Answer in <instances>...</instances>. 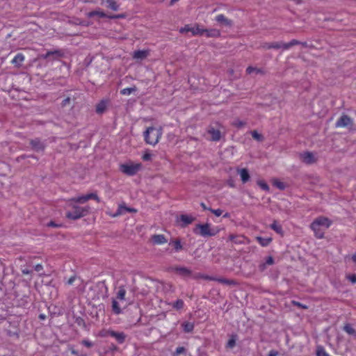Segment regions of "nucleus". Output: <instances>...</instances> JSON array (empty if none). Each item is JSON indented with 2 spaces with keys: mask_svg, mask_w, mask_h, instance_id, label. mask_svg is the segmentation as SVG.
Instances as JSON below:
<instances>
[{
  "mask_svg": "<svg viewBox=\"0 0 356 356\" xmlns=\"http://www.w3.org/2000/svg\"><path fill=\"white\" fill-rule=\"evenodd\" d=\"M256 240L262 247L268 246L272 241L271 238H263L261 236H257Z\"/></svg>",
  "mask_w": 356,
  "mask_h": 356,
  "instance_id": "obj_30",
  "label": "nucleus"
},
{
  "mask_svg": "<svg viewBox=\"0 0 356 356\" xmlns=\"http://www.w3.org/2000/svg\"><path fill=\"white\" fill-rule=\"evenodd\" d=\"M181 325L184 331L187 333L193 332L194 329V323L191 322H184Z\"/></svg>",
  "mask_w": 356,
  "mask_h": 356,
  "instance_id": "obj_32",
  "label": "nucleus"
},
{
  "mask_svg": "<svg viewBox=\"0 0 356 356\" xmlns=\"http://www.w3.org/2000/svg\"><path fill=\"white\" fill-rule=\"evenodd\" d=\"M172 244L176 252H178L182 249V245L179 239H176L170 242V245Z\"/></svg>",
  "mask_w": 356,
  "mask_h": 356,
  "instance_id": "obj_34",
  "label": "nucleus"
},
{
  "mask_svg": "<svg viewBox=\"0 0 356 356\" xmlns=\"http://www.w3.org/2000/svg\"><path fill=\"white\" fill-rule=\"evenodd\" d=\"M34 269L35 271L40 272V271L42 270L43 266L41 264H37L35 266Z\"/></svg>",
  "mask_w": 356,
  "mask_h": 356,
  "instance_id": "obj_57",
  "label": "nucleus"
},
{
  "mask_svg": "<svg viewBox=\"0 0 356 356\" xmlns=\"http://www.w3.org/2000/svg\"><path fill=\"white\" fill-rule=\"evenodd\" d=\"M124 209L129 212H131V211H135V209H130V208H127L126 207H122V206H120L116 213L113 215L114 217L115 216H120L122 214V209Z\"/></svg>",
  "mask_w": 356,
  "mask_h": 356,
  "instance_id": "obj_39",
  "label": "nucleus"
},
{
  "mask_svg": "<svg viewBox=\"0 0 356 356\" xmlns=\"http://www.w3.org/2000/svg\"><path fill=\"white\" fill-rule=\"evenodd\" d=\"M22 274H24V275H29V274H31V270H29V269H23V270H22Z\"/></svg>",
  "mask_w": 356,
  "mask_h": 356,
  "instance_id": "obj_61",
  "label": "nucleus"
},
{
  "mask_svg": "<svg viewBox=\"0 0 356 356\" xmlns=\"http://www.w3.org/2000/svg\"><path fill=\"white\" fill-rule=\"evenodd\" d=\"M210 211L213 213L216 216H220L222 214V210L220 209H211Z\"/></svg>",
  "mask_w": 356,
  "mask_h": 356,
  "instance_id": "obj_43",
  "label": "nucleus"
},
{
  "mask_svg": "<svg viewBox=\"0 0 356 356\" xmlns=\"http://www.w3.org/2000/svg\"><path fill=\"white\" fill-rule=\"evenodd\" d=\"M234 124L238 128H241L245 125V122L241 120H236L234 122Z\"/></svg>",
  "mask_w": 356,
  "mask_h": 356,
  "instance_id": "obj_50",
  "label": "nucleus"
},
{
  "mask_svg": "<svg viewBox=\"0 0 356 356\" xmlns=\"http://www.w3.org/2000/svg\"><path fill=\"white\" fill-rule=\"evenodd\" d=\"M237 172L240 175L243 183H246L250 180V174L246 168L238 169Z\"/></svg>",
  "mask_w": 356,
  "mask_h": 356,
  "instance_id": "obj_15",
  "label": "nucleus"
},
{
  "mask_svg": "<svg viewBox=\"0 0 356 356\" xmlns=\"http://www.w3.org/2000/svg\"><path fill=\"white\" fill-rule=\"evenodd\" d=\"M299 44H301L302 46H303L305 47H307L308 46L307 43L306 42H300V43Z\"/></svg>",
  "mask_w": 356,
  "mask_h": 356,
  "instance_id": "obj_64",
  "label": "nucleus"
},
{
  "mask_svg": "<svg viewBox=\"0 0 356 356\" xmlns=\"http://www.w3.org/2000/svg\"><path fill=\"white\" fill-rule=\"evenodd\" d=\"M107 106V102L102 100L96 106V112L97 113H102L104 112Z\"/></svg>",
  "mask_w": 356,
  "mask_h": 356,
  "instance_id": "obj_31",
  "label": "nucleus"
},
{
  "mask_svg": "<svg viewBox=\"0 0 356 356\" xmlns=\"http://www.w3.org/2000/svg\"><path fill=\"white\" fill-rule=\"evenodd\" d=\"M102 3H107V7L114 11L119 9V5L113 0H101Z\"/></svg>",
  "mask_w": 356,
  "mask_h": 356,
  "instance_id": "obj_29",
  "label": "nucleus"
},
{
  "mask_svg": "<svg viewBox=\"0 0 356 356\" xmlns=\"http://www.w3.org/2000/svg\"><path fill=\"white\" fill-rule=\"evenodd\" d=\"M302 161L307 164H311L315 162V159L312 153L307 152L301 154Z\"/></svg>",
  "mask_w": 356,
  "mask_h": 356,
  "instance_id": "obj_14",
  "label": "nucleus"
},
{
  "mask_svg": "<svg viewBox=\"0 0 356 356\" xmlns=\"http://www.w3.org/2000/svg\"><path fill=\"white\" fill-rule=\"evenodd\" d=\"M118 300H119L117 299H112V312L115 315H119L122 313V310L120 307Z\"/></svg>",
  "mask_w": 356,
  "mask_h": 356,
  "instance_id": "obj_16",
  "label": "nucleus"
},
{
  "mask_svg": "<svg viewBox=\"0 0 356 356\" xmlns=\"http://www.w3.org/2000/svg\"><path fill=\"white\" fill-rule=\"evenodd\" d=\"M275 186L278 188L283 190L284 188V184L281 181H276Z\"/></svg>",
  "mask_w": 356,
  "mask_h": 356,
  "instance_id": "obj_53",
  "label": "nucleus"
},
{
  "mask_svg": "<svg viewBox=\"0 0 356 356\" xmlns=\"http://www.w3.org/2000/svg\"><path fill=\"white\" fill-rule=\"evenodd\" d=\"M257 72V73H260L261 72V70L260 69H257V68H255V67H251V66H249L247 69H246V72L249 74H252V72Z\"/></svg>",
  "mask_w": 356,
  "mask_h": 356,
  "instance_id": "obj_41",
  "label": "nucleus"
},
{
  "mask_svg": "<svg viewBox=\"0 0 356 356\" xmlns=\"http://www.w3.org/2000/svg\"><path fill=\"white\" fill-rule=\"evenodd\" d=\"M179 220L182 222L181 226L185 227L191 224L195 220V218L190 215L183 214L180 216Z\"/></svg>",
  "mask_w": 356,
  "mask_h": 356,
  "instance_id": "obj_13",
  "label": "nucleus"
},
{
  "mask_svg": "<svg viewBox=\"0 0 356 356\" xmlns=\"http://www.w3.org/2000/svg\"><path fill=\"white\" fill-rule=\"evenodd\" d=\"M54 54L60 55V53L58 51H47L45 54L42 55V57L43 58H48L50 56L54 55Z\"/></svg>",
  "mask_w": 356,
  "mask_h": 356,
  "instance_id": "obj_42",
  "label": "nucleus"
},
{
  "mask_svg": "<svg viewBox=\"0 0 356 356\" xmlns=\"http://www.w3.org/2000/svg\"><path fill=\"white\" fill-rule=\"evenodd\" d=\"M70 101H71V99H70V97H67V98H65V99H63V102H62V104H61L62 106H63V107H64V106H66L67 104H70Z\"/></svg>",
  "mask_w": 356,
  "mask_h": 356,
  "instance_id": "obj_54",
  "label": "nucleus"
},
{
  "mask_svg": "<svg viewBox=\"0 0 356 356\" xmlns=\"http://www.w3.org/2000/svg\"><path fill=\"white\" fill-rule=\"evenodd\" d=\"M312 223H314V227L316 226H320L324 229H327L332 224L331 220L326 217H318L316 218Z\"/></svg>",
  "mask_w": 356,
  "mask_h": 356,
  "instance_id": "obj_7",
  "label": "nucleus"
},
{
  "mask_svg": "<svg viewBox=\"0 0 356 356\" xmlns=\"http://www.w3.org/2000/svg\"><path fill=\"white\" fill-rule=\"evenodd\" d=\"M236 344V341L234 338H232L230 339H229L228 342H227V346L228 348H233Z\"/></svg>",
  "mask_w": 356,
  "mask_h": 356,
  "instance_id": "obj_46",
  "label": "nucleus"
},
{
  "mask_svg": "<svg viewBox=\"0 0 356 356\" xmlns=\"http://www.w3.org/2000/svg\"><path fill=\"white\" fill-rule=\"evenodd\" d=\"M352 124V120L346 115H341L337 121L336 127H346Z\"/></svg>",
  "mask_w": 356,
  "mask_h": 356,
  "instance_id": "obj_8",
  "label": "nucleus"
},
{
  "mask_svg": "<svg viewBox=\"0 0 356 356\" xmlns=\"http://www.w3.org/2000/svg\"><path fill=\"white\" fill-rule=\"evenodd\" d=\"M200 206L202 207V209H203L204 210H209V211H210V209H211V208H209V207H207L206 206V204H205L204 202H202V203L200 204Z\"/></svg>",
  "mask_w": 356,
  "mask_h": 356,
  "instance_id": "obj_62",
  "label": "nucleus"
},
{
  "mask_svg": "<svg viewBox=\"0 0 356 356\" xmlns=\"http://www.w3.org/2000/svg\"><path fill=\"white\" fill-rule=\"evenodd\" d=\"M266 265L271 266L274 264V259L273 257L269 256L266 258V261L264 262Z\"/></svg>",
  "mask_w": 356,
  "mask_h": 356,
  "instance_id": "obj_45",
  "label": "nucleus"
},
{
  "mask_svg": "<svg viewBox=\"0 0 356 356\" xmlns=\"http://www.w3.org/2000/svg\"><path fill=\"white\" fill-rule=\"evenodd\" d=\"M30 144L32 146V147L37 151L42 150L44 149V145L38 138L31 140Z\"/></svg>",
  "mask_w": 356,
  "mask_h": 356,
  "instance_id": "obj_27",
  "label": "nucleus"
},
{
  "mask_svg": "<svg viewBox=\"0 0 356 356\" xmlns=\"http://www.w3.org/2000/svg\"><path fill=\"white\" fill-rule=\"evenodd\" d=\"M292 304L293 305H296L300 308H302V309H307V306L306 305H302V303L299 302H297V301H295V300H293L292 301Z\"/></svg>",
  "mask_w": 356,
  "mask_h": 356,
  "instance_id": "obj_47",
  "label": "nucleus"
},
{
  "mask_svg": "<svg viewBox=\"0 0 356 356\" xmlns=\"http://www.w3.org/2000/svg\"><path fill=\"white\" fill-rule=\"evenodd\" d=\"M108 330H102L99 335L101 337H107V336H109V334L108 333H106V332L108 331Z\"/></svg>",
  "mask_w": 356,
  "mask_h": 356,
  "instance_id": "obj_59",
  "label": "nucleus"
},
{
  "mask_svg": "<svg viewBox=\"0 0 356 356\" xmlns=\"http://www.w3.org/2000/svg\"><path fill=\"white\" fill-rule=\"evenodd\" d=\"M219 231L217 227H213L210 223L197 224L193 229L195 234L203 237L214 236Z\"/></svg>",
  "mask_w": 356,
  "mask_h": 356,
  "instance_id": "obj_1",
  "label": "nucleus"
},
{
  "mask_svg": "<svg viewBox=\"0 0 356 356\" xmlns=\"http://www.w3.org/2000/svg\"><path fill=\"white\" fill-rule=\"evenodd\" d=\"M89 207H79L77 205H72V210H69L66 212V217L71 220H77L89 213Z\"/></svg>",
  "mask_w": 356,
  "mask_h": 356,
  "instance_id": "obj_3",
  "label": "nucleus"
},
{
  "mask_svg": "<svg viewBox=\"0 0 356 356\" xmlns=\"http://www.w3.org/2000/svg\"><path fill=\"white\" fill-rule=\"evenodd\" d=\"M152 158V154H149V153H145L143 156V159L144 161H149Z\"/></svg>",
  "mask_w": 356,
  "mask_h": 356,
  "instance_id": "obj_55",
  "label": "nucleus"
},
{
  "mask_svg": "<svg viewBox=\"0 0 356 356\" xmlns=\"http://www.w3.org/2000/svg\"><path fill=\"white\" fill-rule=\"evenodd\" d=\"M202 29L200 28L199 24H195L194 26H192L190 24H186L184 27H181L179 29L180 33H186L188 32H191L192 35H202Z\"/></svg>",
  "mask_w": 356,
  "mask_h": 356,
  "instance_id": "obj_5",
  "label": "nucleus"
},
{
  "mask_svg": "<svg viewBox=\"0 0 356 356\" xmlns=\"http://www.w3.org/2000/svg\"><path fill=\"white\" fill-rule=\"evenodd\" d=\"M76 280V277L75 276H72L67 282V284L68 285H72L73 284V282H74V280Z\"/></svg>",
  "mask_w": 356,
  "mask_h": 356,
  "instance_id": "obj_58",
  "label": "nucleus"
},
{
  "mask_svg": "<svg viewBox=\"0 0 356 356\" xmlns=\"http://www.w3.org/2000/svg\"><path fill=\"white\" fill-rule=\"evenodd\" d=\"M161 136V128L157 129L153 127H148L147 130L144 132V138L145 142L152 145H156L159 143Z\"/></svg>",
  "mask_w": 356,
  "mask_h": 356,
  "instance_id": "obj_2",
  "label": "nucleus"
},
{
  "mask_svg": "<svg viewBox=\"0 0 356 356\" xmlns=\"http://www.w3.org/2000/svg\"><path fill=\"white\" fill-rule=\"evenodd\" d=\"M24 56L22 54L19 53L13 58L11 63L16 67H19L22 66V64L24 62Z\"/></svg>",
  "mask_w": 356,
  "mask_h": 356,
  "instance_id": "obj_17",
  "label": "nucleus"
},
{
  "mask_svg": "<svg viewBox=\"0 0 356 356\" xmlns=\"http://www.w3.org/2000/svg\"><path fill=\"white\" fill-rule=\"evenodd\" d=\"M175 271L180 275L188 277L191 275V270L186 267H177Z\"/></svg>",
  "mask_w": 356,
  "mask_h": 356,
  "instance_id": "obj_26",
  "label": "nucleus"
},
{
  "mask_svg": "<svg viewBox=\"0 0 356 356\" xmlns=\"http://www.w3.org/2000/svg\"><path fill=\"white\" fill-rule=\"evenodd\" d=\"M89 200H95L97 202H100V199L97 196V195L96 193H93L73 197L70 200V201L74 202L75 203L83 204V203L86 202L87 201H88Z\"/></svg>",
  "mask_w": 356,
  "mask_h": 356,
  "instance_id": "obj_6",
  "label": "nucleus"
},
{
  "mask_svg": "<svg viewBox=\"0 0 356 356\" xmlns=\"http://www.w3.org/2000/svg\"><path fill=\"white\" fill-rule=\"evenodd\" d=\"M311 229L314 232L315 236L318 238H322L324 237V229L320 226H316L314 227V223H312L310 225Z\"/></svg>",
  "mask_w": 356,
  "mask_h": 356,
  "instance_id": "obj_19",
  "label": "nucleus"
},
{
  "mask_svg": "<svg viewBox=\"0 0 356 356\" xmlns=\"http://www.w3.org/2000/svg\"><path fill=\"white\" fill-rule=\"evenodd\" d=\"M47 226L51 227H60L61 226V225L57 224L54 221H50L49 222H48L47 224Z\"/></svg>",
  "mask_w": 356,
  "mask_h": 356,
  "instance_id": "obj_49",
  "label": "nucleus"
},
{
  "mask_svg": "<svg viewBox=\"0 0 356 356\" xmlns=\"http://www.w3.org/2000/svg\"><path fill=\"white\" fill-rule=\"evenodd\" d=\"M127 291L124 286H120L118 288V291L116 293V297L115 299L119 300L120 301L125 300V296Z\"/></svg>",
  "mask_w": 356,
  "mask_h": 356,
  "instance_id": "obj_20",
  "label": "nucleus"
},
{
  "mask_svg": "<svg viewBox=\"0 0 356 356\" xmlns=\"http://www.w3.org/2000/svg\"><path fill=\"white\" fill-rule=\"evenodd\" d=\"M152 240L154 243L161 245L167 242V239L163 234H154L152 236Z\"/></svg>",
  "mask_w": 356,
  "mask_h": 356,
  "instance_id": "obj_18",
  "label": "nucleus"
},
{
  "mask_svg": "<svg viewBox=\"0 0 356 356\" xmlns=\"http://www.w3.org/2000/svg\"><path fill=\"white\" fill-rule=\"evenodd\" d=\"M169 305H172L174 309L179 310L184 307V302L182 300L178 299L175 302L170 303Z\"/></svg>",
  "mask_w": 356,
  "mask_h": 356,
  "instance_id": "obj_33",
  "label": "nucleus"
},
{
  "mask_svg": "<svg viewBox=\"0 0 356 356\" xmlns=\"http://www.w3.org/2000/svg\"><path fill=\"white\" fill-rule=\"evenodd\" d=\"M257 184L260 186V188L261 189H263L264 191H269V186L264 181L262 180H259L257 181Z\"/></svg>",
  "mask_w": 356,
  "mask_h": 356,
  "instance_id": "obj_40",
  "label": "nucleus"
},
{
  "mask_svg": "<svg viewBox=\"0 0 356 356\" xmlns=\"http://www.w3.org/2000/svg\"><path fill=\"white\" fill-rule=\"evenodd\" d=\"M343 330L346 332L348 334L356 335L355 330L350 324H346L343 327Z\"/></svg>",
  "mask_w": 356,
  "mask_h": 356,
  "instance_id": "obj_36",
  "label": "nucleus"
},
{
  "mask_svg": "<svg viewBox=\"0 0 356 356\" xmlns=\"http://www.w3.org/2000/svg\"><path fill=\"white\" fill-rule=\"evenodd\" d=\"M185 348L184 347H178L176 348L175 354L176 355H180L181 353H184L185 352Z\"/></svg>",
  "mask_w": 356,
  "mask_h": 356,
  "instance_id": "obj_51",
  "label": "nucleus"
},
{
  "mask_svg": "<svg viewBox=\"0 0 356 356\" xmlns=\"http://www.w3.org/2000/svg\"><path fill=\"white\" fill-rule=\"evenodd\" d=\"M202 35L205 34L207 37H218L220 35V31L216 29H202Z\"/></svg>",
  "mask_w": 356,
  "mask_h": 356,
  "instance_id": "obj_21",
  "label": "nucleus"
},
{
  "mask_svg": "<svg viewBox=\"0 0 356 356\" xmlns=\"http://www.w3.org/2000/svg\"><path fill=\"white\" fill-rule=\"evenodd\" d=\"M252 136L253 138L257 140H261L262 139V136L261 134H259L257 131H253L252 132Z\"/></svg>",
  "mask_w": 356,
  "mask_h": 356,
  "instance_id": "obj_44",
  "label": "nucleus"
},
{
  "mask_svg": "<svg viewBox=\"0 0 356 356\" xmlns=\"http://www.w3.org/2000/svg\"><path fill=\"white\" fill-rule=\"evenodd\" d=\"M347 278L348 279V280H350L353 284H355L356 283V275L355 274H353V275H349L347 276Z\"/></svg>",
  "mask_w": 356,
  "mask_h": 356,
  "instance_id": "obj_48",
  "label": "nucleus"
},
{
  "mask_svg": "<svg viewBox=\"0 0 356 356\" xmlns=\"http://www.w3.org/2000/svg\"><path fill=\"white\" fill-rule=\"evenodd\" d=\"M207 279L209 280L217 281L220 283L227 284V285H235L236 284V282L233 280H227V279H225V278H216V277H207Z\"/></svg>",
  "mask_w": 356,
  "mask_h": 356,
  "instance_id": "obj_25",
  "label": "nucleus"
},
{
  "mask_svg": "<svg viewBox=\"0 0 356 356\" xmlns=\"http://www.w3.org/2000/svg\"><path fill=\"white\" fill-rule=\"evenodd\" d=\"M141 168V165L137 164H122L120 170L124 174L133 176L135 175Z\"/></svg>",
  "mask_w": 356,
  "mask_h": 356,
  "instance_id": "obj_4",
  "label": "nucleus"
},
{
  "mask_svg": "<svg viewBox=\"0 0 356 356\" xmlns=\"http://www.w3.org/2000/svg\"><path fill=\"white\" fill-rule=\"evenodd\" d=\"M216 20L218 22L223 23L225 25L227 26H232V21L225 17V15L222 14L217 15L216 17Z\"/></svg>",
  "mask_w": 356,
  "mask_h": 356,
  "instance_id": "obj_28",
  "label": "nucleus"
},
{
  "mask_svg": "<svg viewBox=\"0 0 356 356\" xmlns=\"http://www.w3.org/2000/svg\"><path fill=\"white\" fill-rule=\"evenodd\" d=\"M352 259L353 262L356 264V251L355 253L352 256Z\"/></svg>",
  "mask_w": 356,
  "mask_h": 356,
  "instance_id": "obj_63",
  "label": "nucleus"
},
{
  "mask_svg": "<svg viewBox=\"0 0 356 356\" xmlns=\"http://www.w3.org/2000/svg\"><path fill=\"white\" fill-rule=\"evenodd\" d=\"M208 133L211 136V140L213 141H218L220 139L221 134L220 131L214 128H210L208 130Z\"/></svg>",
  "mask_w": 356,
  "mask_h": 356,
  "instance_id": "obj_22",
  "label": "nucleus"
},
{
  "mask_svg": "<svg viewBox=\"0 0 356 356\" xmlns=\"http://www.w3.org/2000/svg\"><path fill=\"white\" fill-rule=\"evenodd\" d=\"M229 240L235 244H245L249 243V240L243 235L230 234Z\"/></svg>",
  "mask_w": 356,
  "mask_h": 356,
  "instance_id": "obj_9",
  "label": "nucleus"
},
{
  "mask_svg": "<svg viewBox=\"0 0 356 356\" xmlns=\"http://www.w3.org/2000/svg\"><path fill=\"white\" fill-rule=\"evenodd\" d=\"M300 43V41L293 39V40H291L288 43H284V42H280V46H281V49H282L283 50H287L289 48H291V47H293L294 45H298Z\"/></svg>",
  "mask_w": 356,
  "mask_h": 356,
  "instance_id": "obj_24",
  "label": "nucleus"
},
{
  "mask_svg": "<svg viewBox=\"0 0 356 356\" xmlns=\"http://www.w3.org/2000/svg\"><path fill=\"white\" fill-rule=\"evenodd\" d=\"M136 90V87H133V88H124L122 89L121 91H120V93L123 95H131L133 92H135Z\"/></svg>",
  "mask_w": 356,
  "mask_h": 356,
  "instance_id": "obj_37",
  "label": "nucleus"
},
{
  "mask_svg": "<svg viewBox=\"0 0 356 356\" xmlns=\"http://www.w3.org/2000/svg\"><path fill=\"white\" fill-rule=\"evenodd\" d=\"M149 55V51L146 50H137L134 51L132 57L137 60H143Z\"/></svg>",
  "mask_w": 356,
  "mask_h": 356,
  "instance_id": "obj_12",
  "label": "nucleus"
},
{
  "mask_svg": "<svg viewBox=\"0 0 356 356\" xmlns=\"http://www.w3.org/2000/svg\"><path fill=\"white\" fill-rule=\"evenodd\" d=\"M270 228L278 234H281L282 232V227L277 222V221H274L273 223L270 225Z\"/></svg>",
  "mask_w": 356,
  "mask_h": 356,
  "instance_id": "obj_35",
  "label": "nucleus"
},
{
  "mask_svg": "<svg viewBox=\"0 0 356 356\" xmlns=\"http://www.w3.org/2000/svg\"><path fill=\"white\" fill-rule=\"evenodd\" d=\"M109 336L113 337L119 343H122L126 339V334L122 332H115L113 330H108L106 332Z\"/></svg>",
  "mask_w": 356,
  "mask_h": 356,
  "instance_id": "obj_10",
  "label": "nucleus"
},
{
  "mask_svg": "<svg viewBox=\"0 0 356 356\" xmlns=\"http://www.w3.org/2000/svg\"><path fill=\"white\" fill-rule=\"evenodd\" d=\"M266 264L265 263H261L259 265V270L261 272L264 271L266 268Z\"/></svg>",
  "mask_w": 356,
  "mask_h": 356,
  "instance_id": "obj_56",
  "label": "nucleus"
},
{
  "mask_svg": "<svg viewBox=\"0 0 356 356\" xmlns=\"http://www.w3.org/2000/svg\"><path fill=\"white\" fill-rule=\"evenodd\" d=\"M278 353L275 350H271L269 352L268 356H277Z\"/></svg>",
  "mask_w": 356,
  "mask_h": 356,
  "instance_id": "obj_60",
  "label": "nucleus"
},
{
  "mask_svg": "<svg viewBox=\"0 0 356 356\" xmlns=\"http://www.w3.org/2000/svg\"><path fill=\"white\" fill-rule=\"evenodd\" d=\"M316 356H330L323 347L318 346L316 350Z\"/></svg>",
  "mask_w": 356,
  "mask_h": 356,
  "instance_id": "obj_38",
  "label": "nucleus"
},
{
  "mask_svg": "<svg viewBox=\"0 0 356 356\" xmlns=\"http://www.w3.org/2000/svg\"><path fill=\"white\" fill-rule=\"evenodd\" d=\"M261 48L264 49H281V46H280V42H265L261 44Z\"/></svg>",
  "mask_w": 356,
  "mask_h": 356,
  "instance_id": "obj_23",
  "label": "nucleus"
},
{
  "mask_svg": "<svg viewBox=\"0 0 356 356\" xmlns=\"http://www.w3.org/2000/svg\"><path fill=\"white\" fill-rule=\"evenodd\" d=\"M82 344L84 345L85 346L88 347V348H90L92 346V343L88 340H83L82 341Z\"/></svg>",
  "mask_w": 356,
  "mask_h": 356,
  "instance_id": "obj_52",
  "label": "nucleus"
},
{
  "mask_svg": "<svg viewBox=\"0 0 356 356\" xmlns=\"http://www.w3.org/2000/svg\"><path fill=\"white\" fill-rule=\"evenodd\" d=\"M87 15H88V17H93L95 16H98V17H102V18L108 17V18H111V19H115V18L122 17L121 15H111V16H108V15H106L104 12H102L101 10H93V11L89 12L87 14Z\"/></svg>",
  "mask_w": 356,
  "mask_h": 356,
  "instance_id": "obj_11",
  "label": "nucleus"
}]
</instances>
